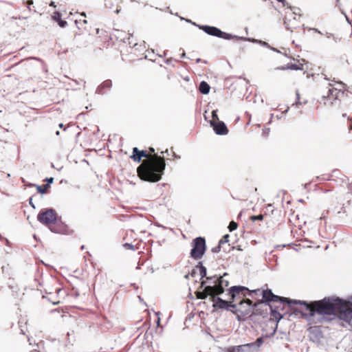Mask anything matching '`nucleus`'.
<instances>
[{
  "label": "nucleus",
  "mask_w": 352,
  "mask_h": 352,
  "mask_svg": "<svg viewBox=\"0 0 352 352\" xmlns=\"http://www.w3.org/2000/svg\"><path fill=\"white\" fill-rule=\"evenodd\" d=\"M204 119L208 122L215 134L218 135H226L228 133L229 130L223 121L218 120L217 122H214V120H208V118L205 114Z\"/></svg>",
  "instance_id": "nucleus-9"
},
{
  "label": "nucleus",
  "mask_w": 352,
  "mask_h": 352,
  "mask_svg": "<svg viewBox=\"0 0 352 352\" xmlns=\"http://www.w3.org/2000/svg\"><path fill=\"white\" fill-rule=\"evenodd\" d=\"M201 61H202V60H201L200 58H197V60H196V62H197V63H200V62H201Z\"/></svg>",
  "instance_id": "nucleus-62"
},
{
  "label": "nucleus",
  "mask_w": 352,
  "mask_h": 352,
  "mask_svg": "<svg viewBox=\"0 0 352 352\" xmlns=\"http://www.w3.org/2000/svg\"><path fill=\"white\" fill-rule=\"evenodd\" d=\"M279 3H281L283 4V6H285L287 7V8H289L290 10H293V9H298L299 10V8L298 7H295V6H291L290 4H289L286 0H276Z\"/></svg>",
  "instance_id": "nucleus-26"
},
{
  "label": "nucleus",
  "mask_w": 352,
  "mask_h": 352,
  "mask_svg": "<svg viewBox=\"0 0 352 352\" xmlns=\"http://www.w3.org/2000/svg\"><path fill=\"white\" fill-rule=\"evenodd\" d=\"M327 97V96H322V101H324V104H325V100H326Z\"/></svg>",
  "instance_id": "nucleus-57"
},
{
  "label": "nucleus",
  "mask_w": 352,
  "mask_h": 352,
  "mask_svg": "<svg viewBox=\"0 0 352 352\" xmlns=\"http://www.w3.org/2000/svg\"><path fill=\"white\" fill-rule=\"evenodd\" d=\"M123 246L126 248V249H129V250H135V246L131 244V243H124Z\"/></svg>",
  "instance_id": "nucleus-36"
},
{
  "label": "nucleus",
  "mask_w": 352,
  "mask_h": 352,
  "mask_svg": "<svg viewBox=\"0 0 352 352\" xmlns=\"http://www.w3.org/2000/svg\"><path fill=\"white\" fill-rule=\"evenodd\" d=\"M239 41L252 42L254 43L259 44L260 45L267 47L269 49L270 47V45L268 43L254 38L240 36V38H237V41Z\"/></svg>",
  "instance_id": "nucleus-18"
},
{
  "label": "nucleus",
  "mask_w": 352,
  "mask_h": 352,
  "mask_svg": "<svg viewBox=\"0 0 352 352\" xmlns=\"http://www.w3.org/2000/svg\"><path fill=\"white\" fill-rule=\"evenodd\" d=\"M37 220L45 226H51L49 228L52 232L57 234H66L68 226L58 217L56 210L53 208H46L40 210L37 215Z\"/></svg>",
  "instance_id": "nucleus-4"
},
{
  "label": "nucleus",
  "mask_w": 352,
  "mask_h": 352,
  "mask_svg": "<svg viewBox=\"0 0 352 352\" xmlns=\"http://www.w3.org/2000/svg\"><path fill=\"white\" fill-rule=\"evenodd\" d=\"M270 309L271 316L278 322L284 317V314L278 311L279 307L274 306L272 305H268Z\"/></svg>",
  "instance_id": "nucleus-16"
},
{
  "label": "nucleus",
  "mask_w": 352,
  "mask_h": 352,
  "mask_svg": "<svg viewBox=\"0 0 352 352\" xmlns=\"http://www.w3.org/2000/svg\"><path fill=\"white\" fill-rule=\"evenodd\" d=\"M138 299L140 302H143V298L140 296H138Z\"/></svg>",
  "instance_id": "nucleus-63"
},
{
  "label": "nucleus",
  "mask_w": 352,
  "mask_h": 352,
  "mask_svg": "<svg viewBox=\"0 0 352 352\" xmlns=\"http://www.w3.org/2000/svg\"><path fill=\"white\" fill-rule=\"evenodd\" d=\"M240 308L234 309L231 312L236 316V319L239 322H243L246 320L247 316L252 312L254 305L248 300V302H242L239 303Z\"/></svg>",
  "instance_id": "nucleus-7"
},
{
  "label": "nucleus",
  "mask_w": 352,
  "mask_h": 352,
  "mask_svg": "<svg viewBox=\"0 0 352 352\" xmlns=\"http://www.w3.org/2000/svg\"><path fill=\"white\" fill-rule=\"evenodd\" d=\"M54 180V179L52 177H46L45 179V182H46V184L45 185V188L47 189V188H50V186L52 184H53Z\"/></svg>",
  "instance_id": "nucleus-27"
},
{
  "label": "nucleus",
  "mask_w": 352,
  "mask_h": 352,
  "mask_svg": "<svg viewBox=\"0 0 352 352\" xmlns=\"http://www.w3.org/2000/svg\"><path fill=\"white\" fill-rule=\"evenodd\" d=\"M49 6H51V7H53L54 8H56V3L54 1H51L50 2Z\"/></svg>",
  "instance_id": "nucleus-47"
},
{
  "label": "nucleus",
  "mask_w": 352,
  "mask_h": 352,
  "mask_svg": "<svg viewBox=\"0 0 352 352\" xmlns=\"http://www.w3.org/2000/svg\"><path fill=\"white\" fill-rule=\"evenodd\" d=\"M190 276V274H186V275L184 276V278H185L186 279H188Z\"/></svg>",
  "instance_id": "nucleus-60"
},
{
  "label": "nucleus",
  "mask_w": 352,
  "mask_h": 352,
  "mask_svg": "<svg viewBox=\"0 0 352 352\" xmlns=\"http://www.w3.org/2000/svg\"><path fill=\"white\" fill-rule=\"evenodd\" d=\"M270 49L274 52H276L277 53H280V50H278V49L275 48V47H273L272 46H270Z\"/></svg>",
  "instance_id": "nucleus-49"
},
{
  "label": "nucleus",
  "mask_w": 352,
  "mask_h": 352,
  "mask_svg": "<svg viewBox=\"0 0 352 352\" xmlns=\"http://www.w3.org/2000/svg\"><path fill=\"white\" fill-rule=\"evenodd\" d=\"M217 109L212 110V119L210 120H214V122H217L220 120L217 114Z\"/></svg>",
  "instance_id": "nucleus-32"
},
{
  "label": "nucleus",
  "mask_w": 352,
  "mask_h": 352,
  "mask_svg": "<svg viewBox=\"0 0 352 352\" xmlns=\"http://www.w3.org/2000/svg\"><path fill=\"white\" fill-rule=\"evenodd\" d=\"M313 305L319 322H329L338 317L352 327V296L346 300L337 296L324 297L314 301Z\"/></svg>",
  "instance_id": "nucleus-1"
},
{
  "label": "nucleus",
  "mask_w": 352,
  "mask_h": 352,
  "mask_svg": "<svg viewBox=\"0 0 352 352\" xmlns=\"http://www.w3.org/2000/svg\"><path fill=\"white\" fill-rule=\"evenodd\" d=\"M186 57V53L184 51L183 53L181 54V58H185Z\"/></svg>",
  "instance_id": "nucleus-58"
},
{
  "label": "nucleus",
  "mask_w": 352,
  "mask_h": 352,
  "mask_svg": "<svg viewBox=\"0 0 352 352\" xmlns=\"http://www.w3.org/2000/svg\"><path fill=\"white\" fill-rule=\"evenodd\" d=\"M228 352H237L236 351V346H231L228 349Z\"/></svg>",
  "instance_id": "nucleus-44"
},
{
  "label": "nucleus",
  "mask_w": 352,
  "mask_h": 352,
  "mask_svg": "<svg viewBox=\"0 0 352 352\" xmlns=\"http://www.w3.org/2000/svg\"><path fill=\"white\" fill-rule=\"evenodd\" d=\"M104 6L107 8L111 9L113 7L111 0H105Z\"/></svg>",
  "instance_id": "nucleus-39"
},
{
  "label": "nucleus",
  "mask_w": 352,
  "mask_h": 352,
  "mask_svg": "<svg viewBox=\"0 0 352 352\" xmlns=\"http://www.w3.org/2000/svg\"><path fill=\"white\" fill-rule=\"evenodd\" d=\"M198 28L204 31L206 34L215 36L217 38H223L225 40H234L237 41V38H240V36L234 35L231 33H228L222 31L217 27L208 25H198Z\"/></svg>",
  "instance_id": "nucleus-5"
},
{
  "label": "nucleus",
  "mask_w": 352,
  "mask_h": 352,
  "mask_svg": "<svg viewBox=\"0 0 352 352\" xmlns=\"http://www.w3.org/2000/svg\"><path fill=\"white\" fill-rule=\"evenodd\" d=\"M262 298L263 303L265 305H270V302H279L280 306L285 304L287 305L289 308H292L294 305H300L303 308H297L294 310L295 312L299 313L302 315V318H305L309 320L315 318V306L313 305L314 301L307 302L305 300L290 299L289 298L280 296L274 294L272 290L270 289H266L262 291Z\"/></svg>",
  "instance_id": "nucleus-2"
},
{
  "label": "nucleus",
  "mask_w": 352,
  "mask_h": 352,
  "mask_svg": "<svg viewBox=\"0 0 352 352\" xmlns=\"http://www.w3.org/2000/svg\"><path fill=\"white\" fill-rule=\"evenodd\" d=\"M0 242L5 243L7 246L10 247V242L9 240L2 236L1 234H0Z\"/></svg>",
  "instance_id": "nucleus-33"
},
{
  "label": "nucleus",
  "mask_w": 352,
  "mask_h": 352,
  "mask_svg": "<svg viewBox=\"0 0 352 352\" xmlns=\"http://www.w3.org/2000/svg\"><path fill=\"white\" fill-rule=\"evenodd\" d=\"M334 91H337V89H329L328 90V96H329L330 95H333V93Z\"/></svg>",
  "instance_id": "nucleus-46"
},
{
  "label": "nucleus",
  "mask_w": 352,
  "mask_h": 352,
  "mask_svg": "<svg viewBox=\"0 0 352 352\" xmlns=\"http://www.w3.org/2000/svg\"><path fill=\"white\" fill-rule=\"evenodd\" d=\"M246 291H250V289L247 287L241 285H234L228 289V294L232 298H234L241 293Z\"/></svg>",
  "instance_id": "nucleus-12"
},
{
  "label": "nucleus",
  "mask_w": 352,
  "mask_h": 352,
  "mask_svg": "<svg viewBox=\"0 0 352 352\" xmlns=\"http://www.w3.org/2000/svg\"><path fill=\"white\" fill-rule=\"evenodd\" d=\"M131 286H133V287L135 289H138V286H136V284H135V283H131Z\"/></svg>",
  "instance_id": "nucleus-56"
},
{
  "label": "nucleus",
  "mask_w": 352,
  "mask_h": 352,
  "mask_svg": "<svg viewBox=\"0 0 352 352\" xmlns=\"http://www.w3.org/2000/svg\"><path fill=\"white\" fill-rule=\"evenodd\" d=\"M276 70H286V69H290V70H302L303 69V65H298L296 63H289L285 65L280 66L276 68Z\"/></svg>",
  "instance_id": "nucleus-17"
},
{
  "label": "nucleus",
  "mask_w": 352,
  "mask_h": 352,
  "mask_svg": "<svg viewBox=\"0 0 352 352\" xmlns=\"http://www.w3.org/2000/svg\"><path fill=\"white\" fill-rule=\"evenodd\" d=\"M227 275L228 273L225 272L223 276H220L218 285H212V287H215V289H217L219 287H222L223 289L225 290V287H227L229 285V281L224 280L223 277Z\"/></svg>",
  "instance_id": "nucleus-22"
},
{
  "label": "nucleus",
  "mask_w": 352,
  "mask_h": 352,
  "mask_svg": "<svg viewBox=\"0 0 352 352\" xmlns=\"http://www.w3.org/2000/svg\"><path fill=\"white\" fill-rule=\"evenodd\" d=\"M62 16L61 11L55 10L52 14V19L53 21L56 22L60 28H64L67 25V22L65 19H63Z\"/></svg>",
  "instance_id": "nucleus-13"
},
{
  "label": "nucleus",
  "mask_w": 352,
  "mask_h": 352,
  "mask_svg": "<svg viewBox=\"0 0 352 352\" xmlns=\"http://www.w3.org/2000/svg\"><path fill=\"white\" fill-rule=\"evenodd\" d=\"M157 325L159 326L160 324V317L157 318V320L156 321Z\"/></svg>",
  "instance_id": "nucleus-53"
},
{
  "label": "nucleus",
  "mask_w": 352,
  "mask_h": 352,
  "mask_svg": "<svg viewBox=\"0 0 352 352\" xmlns=\"http://www.w3.org/2000/svg\"><path fill=\"white\" fill-rule=\"evenodd\" d=\"M165 168L164 157L155 154L153 157L140 165L137 168V173L143 181L157 182L162 178Z\"/></svg>",
  "instance_id": "nucleus-3"
},
{
  "label": "nucleus",
  "mask_w": 352,
  "mask_h": 352,
  "mask_svg": "<svg viewBox=\"0 0 352 352\" xmlns=\"http://www.w3.org/2000/svg\"><path fill=\"white\" fill-rule=\"evenodd\" d=\"M229 237H230V235L228 234H225L224 236H223V237L220 239V241H219V243L221 245L224 243H226L229 241Z\"/></svg>",
  "instance_id": "nucleus-30"
},
{
  "label": "nucleus",
  "mask_w": 352,
  "mask_h": 352,
  "mask_svg": "<svg viewBox=\"0 0 352 352\" xmlns=\"http://www.w3.org/2000/svg\"><path fill=\"white\" fill-rule=\"evenodd\" d=\"M112 87V81L110 79H107L100 84L96 90V94H104L105 89H110Z\"/></svg>",
  "instance_id": "nucleus-15"
},
{
  "label": "nucleus",
  "mask_w": 352,
  "mask_h": 352,
  "mask_svg": "<svg viewBox=\"0 0 352 352\" xmlns=\"http://www.w3.org/2000/svg\"><path fill=\"white\" fill-rule=\"evenodd\" d=\"M120 11V8H118V6H117L116 10L114 11L116 13L118 14Z\"/></svg>",
  "instance_id": "nucleus-52"
},
{
  "label": "nucleus",
  "mask_w": 352,
  "mask_h": 352,
  "mask_svg": "<svg viewBox=\"0 0 352 352\" xmlns=\"http://www.w3.org/2000/svg\"><path fill=\"white\" fill-rule=\"evenodd\" d=\"M296 102L293 104V106L298 107L299 105H301L302 103L300 100V94L298 90H296Z\"/></svg>",
  "instance_id": "nucleus-31"
},
{
  "label": "nucleus",
  "mask_w": 352,
  "mask_h": 352,
  "mask_svg": "<svg viewBox=\"0 0 352 352\" xmlns=\"http://www.w3.org/2000/svg\"><path fill=\"white\" fill-rule=\"evenodd\" d=\"M201 288H203L204 290H206V287H208L209 285L208 284L207 280H201L200 281Z\"/></svg>",
  "instance_id": "nucleus-37"
},
{
  "label": "nucleus",
  "mask_w": 352,
  "mask_h": 352,
  "mask_svg": "<svg viewBox=\"0 0 352 352\" xmlns=\"http://www.w3.org/2000/svg\"><path fill=\"white\" fill-rule=\"evenodd\" d=\"M292 10L293 11V14L296 15L297 14L296 12L300 11V8H299V10H298V9H293Z\"/></svg>",
  "instance_id": "nucleus-50"
},
{
  "label": "nucleus",
  "mask_w": 352,
  "mask_h": 352,
  "mask_svg": "<svg viewBox=\"0 0 352 352\" xmlns=\"http://www.w3.org/2000/svg\"><path fill=\"white\" fill-rule=\"evenodd\" d=\"M174 61H176V60L173 58H168L164 60L165 63L167 65H172Z\"/></svg>",
  "instance_id": "nucleus-40"
},
{
  "label": "nucleus",
  "mask_w": 352,
  "mask_h": 352,
  "mask_svg": "<svg viewBox=\"0 0 352 352\" xmlns=\"http://www.w3.org/2000/svg\"><path fill=\"white\" fill-rule=\"evenodd\" d=\"M224 293V289L222 287H219L217 289H215V287H212V285H208L206 287V290L203 289L202 293L199 296V299H206L208 297L210 298V300L212 301V296H214V294L221 295Z\"/></svg>",
  "instance_id": "nucleus-10"
},
{
  "label": "nucleus",
  "mask_w": 352,
  "mask_h": 352,
  "mask_svg": "<svg viewBox=\"0 0 352 352\" xmlns=\"http://www.w3.org/2000/svg\"><path fill=\"white\" fill-rule=\"evenodd\" d=\"M264 342L263 337H258L256 339L254 342H252V344L254 346V348L255 349L256 351L257 352L259 349V348L261 346Z\"/></svg>",
  "instance_id": "nucleus-24"
},
{
  "label": "nucleus",
  "mask_w": 352,
  "mask_h": 352,
  "mask_svg": "<svg viewBox=\"0 0 352 352\" xmlns=\"http://www.w3.org/2000/svg\"><path fill=\"white\" fill-rule=\"evenodd\" d=\"M349 131H351V130H352V121H351V122H350V124H349Z\"/></svg>",
  "instance_id": "nucleus-55"
},
{
  "label": "nucleus",
  "mask_w": 352,
  "mask_h": 352,
  "mask_svg": "<svg viewBox=\"0 0 352 352\" xmlns=\"http://www.w3.org/2000/svg\"><path fill=\"white\" fill-rule=\"evenodd\" d=\"M219 278L220 276L218 275H214L206 277L207 282L210 285H218Z\"/></svg>",
  "instance_id": "nucleus-23"
},
{
  "label": "nucleus",
  "mask_w": 352,
  "mask_h": 352,
  "mask_svg": "<svg viewBox=\"0 0 352 352\" xmlns=\"http://www.w3.org/2000/svg\"><path fill=\"white\" fill-rule=\"evenodd\" d=\"M220 295L214 294L212 296V307L214 309H221L231 311L236 309V305L230 303L228 300L219 297Z\"/></svg>",
  "instance_id": "nucleus-8"
},
{
  "label": "nucleus",
  "mask_w": 352,
  "mask_h": 352,
  "mask_svg": "<svg viewBox=\"0 0 352 352\" xmlns=\"http://www.w3.org/2000/svg\"><path fill=\"white\" fill-rule=\"evenodd\" d=\"M237 352H256L252 342L236 346Z\"/></svg>",
  "instance_id": "nucleus-19"
},
{
  "label": "nucleus",
  "mask_w": 352,
  "mask_h": 352,
  "mask_svg": "<svg viewBox=\"0 0 352 352\" xmlns=\"http://www.w3.org/2000/svg\"><path fill=\"white\" fill-rule=\"evenodd\" d=\"M198 90L201 94L206 95L210 93V86L207 82L202 80L199 85Z\"/></svg>",
  "instance_id": "nucleus-20"
},
{
  "label": "nucleus",
  "mask_w": 352,
  "mask_h": 352,
  "mask_svg": "<svg viewBox=\"0 0 352 352\" xmlns=\"http://www.w3.org/2000/svg\"><path fill=\"white\" fill-rule=\"evenodd\" d=\"M260 292V289H256V290H254V291H253V292H254L255 294H258V292Z\"/></svg>",
  "instance_id": "nucleus-61"
},
{
  "label": "nucleus",
  "mask_w": 352,
  "mask_h": 352,
  "mask_svg": "<svg viewBox=\"0 0 352 352\" xmlns=\"http://www.w3.org/2000/svg\"><path fill=\"white\" fill-rule=\"evenodd\" d=\"M22 182L25 184V186L27 187H33V186L35 187V185H36L35 184H32V183H30V182H27L26 183L24 179H22Z\"/></svg>",
  "instance_id": "nucleus-41"
},
{
  "label": "nucleus",
  "mask_w": 352,
  "mask_h": 352,
  "mask_svg": "<svg viewBox=\"0 0 352 352\" xmlns=\"http://www.w3.org/2000/svg\"><path fill=\"white\" fill-rule=\"evenodd\" d=\"M290 23H291V20H288L287 17L284 18V23H284L285 28L287 30H288L292 31V29L293 28H296V27H294L293 25H291Z\"/></svg>",
  "instance_id": "nucleus-25"
},
{
  "label": "nucleus",
  "mask_w": 352,
  "mask_h": 352,
  "mask_svg": "<svg viewBox=\"0 0 352 352\" xmlns=\"http://www.w3.org/2000/svg\"><path fill=\"white\" fill-rule=\"evenodd\" d=\"M338 84H340L341 85V87H344L346 86V85L344 83H343L342 82H338Z\"/></svg>",
  "instance_id": "nucleus-54"
},
{
  "label": "nucleus",
  "mask_w": 352,
  "mask_h": 352,
  "mask_svg": "<svg viewBox=\"0 0 352 352\" xmlns=\"http://www.w3.org/2000/svg\"><path fill=\"white\" fill-rule=\"evenodd\" d=\"M148 153L144 150H139L137 147L133 148L132 155L131 158L136 162H141L143 157H147Z\"/></svg>",
  "instance_id": "nucleus-14"
},
{
  "label": "nucleus",
  "mask_w": 352,
  "mask_h": 352,
  "mask_svg": "<svg viewBox=\"0 0 352 352\" xmlns=\"http://www.w3.org/2000/svg\"><path fill=\"white\" fill-rule=\"evenodd\" d=\"M162 153H163V154L165 153V154H167L168 155H169L168 149H166V151L162 152Z\"/></svg>",
  "instance_id": "nucleus-59"
},
{
  "label": "nucleus",
  "mask_w": 352,
  "mask_h": 352,
  "mask_svg": "<svg viewBox=\"0 0 352 352\" xmlns=\"http://www.w3.org/2000/svg\"><path fill=\"white\" fill-rule=\"evenodd\" d=\"M221 245L219 243L217 246L212 248V252L213 253H218L221 251Z\"/></svg>",
  "instance_id": "nucleus-38"
},
{
  "label": "nucleus",
  "mask_w": 352,
  "mask_h": 352,
  "mask_svg": "<svg viewBox=\"0 0 352 352\" xmlns=\"http://www.w3.org/2000/svg\"><path fill=\"white\" fill-rule=\"evenodd\" d=\"M250 219L253 221V222H255L256 221H263V216L262 214H258V215H252L250 217Z\"/></svg>",
  "instance_id": "nucleus-29"
},
{
  "label": "nucleus",
  "mask_w": 352,
  "mask_h": 352,
  "mask_svg": "<svg viewBox=\"0 0 352 352\" xmlns=\"http://www.w3.org/2000/svg\"><path fill=\"white\" fill-rule=\"evenodd\" d=\"M197 270H198V269H197L196 267H195V268H194V269H192V270L191 271V272H190V273H189V274H190V275L192 277H195V276H196V274H197Z\"/></svg>",
  "instance_id": "nucleus-43"
},
{
  "label": "nucleus",
  "mask_w": 352,
  "mask_h": 352,
  "mask_svg": "<svg viewBox=\"0 0 352 352\" xmlns=\"http://www.w3.org/2000/svg\"><path fill=\"white\" fill-rule=\"evenodd\" d=\"M58 127L60 129H63L64 131H65L67 129V127H65L63 123H60L58 124Z\"/></svg>",
  "instance_id": "nucleus-48"
},
{
  "label": "nucleus",
  "mask_w": 352,
  "mask_h": 352,
  "mask_svg": "<svg viewBox=\"0 0 352 352\" xmlns=\"http://www.w3.org/2000/svg\"><path fill=\"white\" fill-rule=\"evenodd\" d=\"M238 228V224L236 222L232 221L228 226V229L230 232H232L235 230H236Z\"/></svg>",
  "instance_id": "nucleus-28"
},
{
  "label": "nucleus",
  "mask_w": 352,
  "mask_h": 352,
  "mask_svg": "<svg viewBox=\"0 0 352 352\" xmlns=\"http://www.w3.org/2000/svg\"><path fill=\"white\" fill-rule=\"evenodd\" d=\"M327 36L330 38L331 36H333V34L331 33H329Z\"/></svg>",
  "instance_id": "nucleus-64"
},
{
  "label": "nucleus",
  "mask_w": 352,
  "mask_h": 352,
  "mask_svg": "<svg viewBox=\"0 0 352 352\" xmlns=\"http://www.w3.org/2000/svg\"><path fill=\"white\" fill-rule=\"evenodd\" d=\"M180 19H181L182 21H183V20H184V21H185L186 22H187V23H190V24H192V25L196 26V27H197V28H198V25H200L199 24H197V23H196L195 22L192 21H191L190 19H186V18H184V17L180 16Z\"/></svg>",
  "instance_id": "nucleus-34"
},
{
  "label": "nucleus",
  "mask_w": 352,
  "mask_h": 352,
  "mask_svg": "<svg viewBox=\"0 0 352 352\" xmlns=\"http://www.w3.org/2000/svg\"><path fill=\"white\" fill-rule=\"evenodd\" d=\"M173 156L177 159L180 158V157L178 155H177L175 152H173Z\"/></svg>",
  "instance_id": "nucleus-51"
},
{
  "label": "nucleus",
  "mask_w": 352,
  "mask_h": 352,
  "mask_svg": "<svg viewBox=\"0 0 352 352\" xmlns=\"http://www.w3.org/2000/svg\"><path fill=\"white\" fill-rule=\"evenodd\" d=\"M323 338L322 332L318 327H311L309 329V340L310 341L320 344Z\"/></svg>",
  "instance_id": "nucleus-11"
},
{
  "label": "nucleus",
  "mask_w": 352,
  "mask_h": 352,
  "mask_svg": "<svg viewBox=\"0 0 352 352\" xmlns=\"http://www.w3.org/2000/svg\"><path fill=\"white\" fill-rule=\"evenodd\" d=\"M35 187L36 188L38 193H40L41 195H43L45 193V188H43V186L36 184L35 185Z\"/></svg>",
  "instance_id": "nucleus-35"
},
{
  "label": "nucleus",
  "mask_w": 352,
  "mask_h": 352,
  "mask_svg": "<svg viewBox=\"0 0 352 352\" xmlns=\"http://www.w3.org/2000/svg\"><path fill=\"white\" fill-rule=\"evenodd\" d=\"M196 268L199 271L200 280L207 277V269L205 266H204L201 261L198 262L197 265H196Z\"/></svg>",
  "instance_id": "nucleus-21"
},
{
  "label": "nucleus",
  "mask_w": 352,
  "mask_h": 352,
  "mask_svg": "<svg viewBox=\"0 0 352 352\" xmlns=\"http://www.w3.org/2000/svg\"><path fill=\"white\" fill-rule=\"evenodd\" d=\"M206 251V239L203 236H197L192 241V249L190 256L192 258L198 260L201 259L205 254Z\"/></svg>",
  "instance_id": "nucleus-6"
},
{
  "label": "nucleus",
  "mask_w": 352,
  "mask_h": 352,
  "mask_svg": "<svg viewBox=\"0 0 352 352\" xmlns=\"http://www.w3.org/2000/svg\"><path fill=\"white\" fill-rule=\"evenodd\" d=\"M270 133V129L269 128H265L263 129V135L266 136Z\"/></svg>",
  "instance_id": "nucleus-42"
},
{
  "label": "nucleus",
  "mask_w": 352,
  "mask_h": 352,
  "mask_svg": "<svg viewBox=\"0 0 352 352\" xmlns=\"http://www.w3.org/2000/svg\"><path fill=\"white\" fill-rule=\"evenodd\" d=\"M29 204L30 205L34 208L35 209L36 208V206L34 204L33 201H32V198L30 197V199H29Z\"/></svg>",
  "instance_id": "nucleus-45"
}]
</instances>
